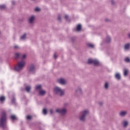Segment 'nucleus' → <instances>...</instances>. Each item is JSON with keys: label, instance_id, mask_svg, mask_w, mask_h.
Returning <instances> with one entry per match:
<instances>
[{"label": "nucleus", "instance_id": "obj_28", "mask_svg": "<svg viewBox=\"0 0 130 130\" xmlns=\"http://www.w3.org/2000/svg\"><path fill=\"white\" fill-rule=\"evenodd\" d=\"M108 87H109V85L108 84V82H106L105 84V89H108Z\"/></svg>", "mask_w": 130, "mask_h": 130}, {"label": "nucleus", "instance_id": "obj_9", "mask_svg": "<svg viewBox=\"0 0 130 130\" xmlns=\"http://www.w3.org/2000/svg\"><path fill=\"white\" fill-rule=\"evenodd\" d=\"M34 20H35V17L34 16H31L28 19V22L30 24H32L33 22H34Z\"/></svg>", "mask_w": 130, "mask_h": 130}, {"label": "nucleus", "instance_id": "obj_10", "mask_svg": "<svg viewBox=\"0 0 130 130\" xmlns=\"http://www.w3.org/2000/svg\"><path fill=\"white\" fill-rule=\"evenodd\" d=\"M39 93L41 96H44V95L46 94V91L44 90L41 89L39 92Z\"/></svg>", "mask_w": 130, "mask_h": 130}, {"label": "nucleus", "instance_id": "obj_25", "mask_svg": "<svg viewBox=\"0 0 130 130\" xmlns=\"http://www.w3.org/2000/svg\"><path fill=\"white\" fill-rule=\"evenodd\" d=\"M6 5H0V10H5L6 9Z\"/></svg>", "mask_w": 130, "mask_h": 130}, {"label": "nucleus", "instance_id": "obj_4", "mask_svg": "<svg viewBox=\"0 0 130 130\" xmlns=\"http://www.w3.org/2000/svg\"><path fill=\"white\" fill-rule=\"evenodd\" d=\"M88 111H83L82 112L81 116L80 117V120H81V121H85V117H86V115H88Z\"/></svg>", "mask_w": 130, "mask_h": 130}, {"label": "nucleus", "instance_id": "obj_32", "mask_svg": "<svg viewBox=\"0 0 130 130\" xmlns=\"http://www.w3.org/2000/svg\"><path fill=\"white\" fill-rule=\"evenodd\" d=\"M35 11L36 12H39V11H40V9H39V8H36L35 9Z\"/></svg>", "mask_w": 130, "mask_h": 130}, {"label": "nucleus", "instance_id": "obj_42", "mask_svg": "<svg viewBox=\"0 0 130 130\" xmlns=\"http://www.w3.org/2000/svg\"><path fill=\"white\" fill-rule=\"evenodd\" d=\"M105 21H106V22H108V21H109V20L108 19H106Z\"/></svg>", "mask_w": 130, "mask_h": 130}, {"label": "nucleus", "instance_id": "obj_29", "mask_svg": "<svg viewBox=\"0 0 130 130\" xmlns=\"http://www.w3.org/2000/svg\"><path fill=\"white\" fill-rule=\"evenodd\" d=\"M125 61L126 62H129V61H130L129 58L127 57V58H125Z\"/></svg>", "mask_w": 130, "mask_h": 130}, {"label": "nucleus", "instance_id": "obj_19", "mask_svg": "<svg viewBox=\"0 0 130 130\" xmlns=\"http://www.w3.org/2000/svg\"><path fill=\"white\" fill-rule=\"evenodd\" d=\"M125 50H128L129 49V44H126L124 45Z\"/></svg>", "mask_w": 130, "mask_h": 130}, {"label": "nucleus", "instance_id": "obj_38", "mask_svg": "<svg viewBox=\"0 0 130 130\" xmlns=\"http://www.w3.org/2000/svg\"><path fill=\"white\" fill-rule=\"evenodd\" d=\"M14 48H15V49H17L19 48V47L18 46H15Z\"/></svg>", "mask_w": 130, "mask_h": 130}, {"label": "nucleus", "instance_id": "obj_17", "mask_svg": "<svg viewBox=\"0 0 130 130\" xmlns=\"http://www.w3.org/2000/svg\"><path fill=\"white\" fill-rule=\"evenodd\" d=\"M128 74V70L126 69H124V77H126Z\"/></svg>", "mask_w": 130, "mask_h": 130}, {"label": "nucleus", "instance_id": "obj_40", "mask_svg": "<svg viewBox=\"0 0 130 130\" xmlns=\"http://www.w3.org/2000/svg\"><path fill=\"white\" fill-rule=\"evenodd\" d=\"M111 3H112V5H114V2L113 1H111Z\"/></svg>", "mask_w": 130, "mask_h": 130}, {"label": "nucleus", "instance_id": "obj_35", "mask_svg": "<svg viewBox=\"0 0 130 130\" xmlns=\"http://www.w3.org/2000/svg\"><path fill=\"white\" fill-rule=\"evenodd\" d=\"M22 59H24V58H26V55H22Z\"/></svg>", "mask_w": 130, "mask_h": 130}, {"label": "nucleus", "instance_id": "obj_5", "mask_svg": "<svg viewBox=\"0 0 130 130\" xmlns=\"http://www.w3.org/2000/svg\"><path fill=\"white\" fill-rule=\"evenodd\" d=\"M88 63H89V64L93 63V64H94V66H95V67H97V66H99V61H98L96 59H89L88 60Z\"/></svg>", "mask_w": 130, "mask_h": 130}, {"label": "nucleus", "instance_id": "obj_36", "mask_svg": "<svg viewBox=\"0 0 130 130\" xmlns=\"http://www.w3.org/2000/svg\"><path fill=\"white\" fill-rule=\"evenodd\" d=\"M50 114H52V113H53V110L52 109L50 110Z\"/></svg>", "mask_w": 130, "mask_h": 130}, {"label": "nucleus", "instance_id": "obj_44", "mask_svg": "<svg viewBox=\"0 0 130 130\" xmlns=\"http://www.w3.org/2000/svg\"><path fill=\"white\" fill-rule=\"evenodd\" d=\"M32 1H35V0H32Z\"/></svg>", "mask_w": 130, "mask_h": 130}, {"label": "nucleus", "instance_id": "obj_12", "mask_svg": "<svg viewBox=\"0 0 130 130\" xmlns=\"http://www.w3.org/2000/svg\"><path fill=\"white\" fill-rule=\"evenodd\" d=\"M123 127H126L128 125V122L127 121H124L122 122Z\"/></svg>", "mask_w": 130, "mask_h": 130}, {"label": "nucleus", "instance_id": "obj_20", "mask_svg": "<svg viewBox=\"0 0 130 130\" xmlns=\"http://www.w3.org/2000/svg\"><path fill=\"white\" fill-rule=\"evenodd\" d=\"M81 29H82V25L78 24L76 27L77 31H81Z\"/></svg>", "mask_w": 130, "mask_h": 130}, {"label": "nucleus", "instance_id": "obj_8", "mask_svg": "<svg viewBox=\"0 0 130 130\" xmlns=\"http://www.w3.org/2000/svg\"><path fill=\"white\" fill-rule=\"evenodd\" d=\"M29 72L31 74H34L35 73V66H34V65L31 64L30 66Z\"/></svg>", "mask_w": 130, "mask_h": 130}, {"label": "nucleus", "instance_id": "obj_2", "mask_svg": "<svg viewBox=\"0 0 130 130\" xmlns=\"http://www.w3.org/2000/svg\"><path fill=\"white\" fill-rule=\"evenodd\" d=\"M54 93L59 96H64V91L58 86H55L53 89Z\"/></svg>", "mask_w": 130, "mask_h": 130}, {"label": "nucleus", "instance_id": "obj_37", "mask_svg": "<svg viewBox=\"0 0 130 130\" xmlns=\"http://www.w3.org/2000/svg\"><path fill=\"white\" fill-rule=\"evenodd\" d=\"M54 58H57V56H56V54H54Z\"/></svg>", "mask_w": 130, "mask_h": 130}, {"label": "nucleus", "instance_id": "obj_27", "mask_svg": "<svg viewBox=\"0 0 130 130\" xmlns=\"http://www.w3.org/2000/svg\"><path fill=\"white\" fill-rule=\"evenodd\" d=\"M43 114H45V115H46V114H47V110H46V109H44L43 110Z\"/></svg>", "mask_w": 130, "mask_h": 130}, {"label": "nucleus", "instance_id": "obj_39", "mask_svg": "<svg viewBox=\"0 0 130 130\" xmlns=\"http://www.w3.org/2000/svg\"><path fill=\"white\" fill-rule=\"evenodd\" d=\"M99 104L100 105L102 106V105H103V102H100V103H99Z\"/></svg>", "mask_w": 130, "mask_h": 130}, {"label": "nucleus", "instance_id": "obj_3", "mask_svg": "<svg viewBox=\"0 0 130 130\" xmlns=\"http://www.w3.org/2000/svg\"><path fill=\"white\" fill-rule=\"evenodd\" d=\"M25 63L24 61H20L18 62L17 66L15 67V70L17 72H20V71H22L24 69L25 67Z\"/></svg>", "mask_w": 130, "mask_h": 130}, {"label": "nucleus", "instance_id": "obj_22", "mask_svg": "<svg viewBox=\"0 0 130 130\" xmlns=\"http://www.w3.org/2000/svg\"><path fill=\"white\" fill-rule=\"evenodd\" d=\"M110 41H111V38H110V37H107L106 42H107V43H109V42H110Z\"/></svg>", "mask_w": 130, "mask_h": 130}, {"label": "nucleus", "instance_id": "obj_41", "mask_svg": "<svg viewBox=\"0 0 130 130\" xmlns=\"http://www.w3.org/2000/svg\"><path fill=\"white\" fill-rule=\"evenodd\" d=\"M12 5H15V2L14 1H12Z\"/></svg>", "mask_w": 130, "mask_h": 130}, {"label": "nucleus", "instance_id": "obj_21", "mask_svg": "<svg viewBox=\"0 0 130 130\" xmlns=\"http://www.w3.org/2000/svg\"><path fill=\"white\" fill-rule=\"evenodd\" d=\"M88 47H89V48H94V45L92 44L88 43L87 44Z\"/></svg>", "mask_w": 130, "mask_h": 130}, {"label": "nucleus", "instance_id": "obj_34", "mask_svg": "<svg viewBox=\"0 0 130 130\" xmlns=\"http://www.w3.org/2000/svg\"><path fill=\"white\" fill-rule=\"evenodd\" d=\"M58 21H59L60 22L61 21V18L60 16H59L57 18Z\"/></svg>", "mask_w": 130, "mask_h": 130}, {"label": "nucleus", "instance_id": "obj_6", "mask_svg": "<svg viewBox=\"0 0 130 130\" xmlns=\"http://www.w3.org/2000/svg\"><path fill=\"white\" fill-rule=\"evenodd\" d=\"M56 112H57V113H60L61 115H66V113H67V109L65 108L63 109H57L56 110Z\"/></svg>", "mask_w": 130, "mask_h": 130}, {"label": "nucleus", "instance_id": "obj_26", "mask_svg": "<svg viewBox=\"0 0 130 130\" xmlns=\"http://www.w3.org/2000/svg\"><path fill=\"white\" fill-rule=\"evenodd\" d=\"M11 119L12 120H15V119H17V117H16L15 115H12L11 116Z\"/></svg>", "mask_w": 130, "mask_h": 130}, {"label": "nucleus", "instance_id": "obj_24", "mask_svg": "<svg viewBox=\"0 0 130 130\" xmlns=\"http://www.w3.org/2000/svg\"><path fill=\"white\" fill-rule=\"evenodd\" d=\"M26 34H24L23 36L20 37L21 40H24L26 38Z\"/></svg>", "mask_w": 130, "mask_h": 130}, {"label": "nucleus", "instance_id": "obj_30", "mask_svg": "<svg viewBox=\"0 0 130 130\" xmlns=\"http://www.w3.org/2000/svg\"><path fill=\"white\" fill-rule=\"evenodd\" d=\"M12 103H13V104H15V103H16V99L13 98L12 100Z\"/></svg>", "mask_w": 130, "mask_h": 130}, {"label": "nucleus", "instance_id": "obj_13", "mask_svg": "<svg viewBox=\"0 0 130 130\" xmlns=\"http://www.w3.org/2000/svg\"><path fill=\"white\" fill-rule=\"evenodd\" d=\"M115 78L117 79V80H120V79H121V77L119 73H117L115 76Z\"/></svg>", "mask_w": 130, "mask_h": 130}, {"label": "nucleus", "instance_id": "obj_1", "mask_svg": "<svg viewBox=\"0 0 130 130\" xmlns=\"http://www.w3.org/2000/svg\"><path fill=\"white\" fill-rule=\"evenodd\" d=\"M7 123V112L3 111L0 118V127H2L3 129H6L8 127Z\"/></svg>", "mask_w": 130, "mask_h": 130}, {"label": "nucleus", "instance_id": "obj_7", "mask_svg": "<svg viewBox=\"0 0 130 130\" xmlns=\"http://www.w3.org/2000/svg\"><path fill=\"white\" fill-rule=\"evenodd\" d=\"M57 83L60 85H66L67 84V80L63 78H59L57 80Z\"/></svg>", "mask_w": 130, "mask_h": 130}, {"label": "nucleus", "instance_id": "obj_31", "mask_svg": "<svg viewBox=\"0 0 130 130\" xmlns=\"http://www.w3.org/2000/svg\"><path fill=\"white\" fill-rule=\"evenodd\" d=\"M32 118V117L31 116H29V115H28L27 117H26V119H28V120H30Z\"/></svg>", "mask_w": 130, "mask_h": 130}, {"label": "nucleus", "instance_id": "obj_33", "mask_svg": "<svg viewBox=\"0 0 130 130\" xmlns=\"http://www.w3.org/2000/svg\"><path fill=\"white\" fill-rule=\"evenodd\" d=\"M65 19H66V21H68V20L69 19V16H68L67 15H65Z\"/></svg>", "mask_w": 130, "mask_h": 130}, {"label": "nucleus", "instance_id": "obj_23", "mask_svg": "<svg viewBox=\"0 0 130 130\" xmlns=\"http://www.w3.org/2000/svg\"><path fill=\"white\" fill-rule=\"evenodd\" d=\"M6 100V98L4 96L0 97V101L1 102H4Z\"/></svg>", "mask_w": 130, "mask_h": 130}, {"label": "nucleus", "instance_id": "obj_15", "mask_svg": "<svg viewBox=\"0 0 130 130\" xmlns=\"http://www.w3.org/2000/svg\"><path fill=\"white\" fill-rule=\"evenodd\" d=\"M22 56V54H19L18 53H15V58L16 59H18V58H20Z\"/></svg>", "mask_w": 130, "mask_h": 130}, {"label": "nucleus", "instance_id": "obj_14", "mask_svg": "<svg viewBox=\"0 0 130 130\" xmlns=\"http://www.w3.org/2000/svg\"><path fill=\"white\" fill-rule=\"evenodd\" d=\"M76 93H78V94H82V89L80 87L78 88L76 90Z\"/></svg>", "mask_w": 130, "mask_h": 130}, {"label": "nucleus", "instance_id": "obj_43", "mask_svg": "<svg viewBox=\"0 0 130 130\" xmlns=\"http://www.w3.org/2000/svg\"><path fill=\"white\" fill-rule=\"evenodd\" d=\"M67 105H68V104H65V106H67Z\"/></svg>", "mask_w": 130, "mask_h": 130}, {"label": "nucleus", "instance_id": "obj_11", "mask_svg": "<svg viewBox=\"0 0 130 130\" xmlns=\"http://www.w3.org/2000/svg\"><path fill=\"white\" fill-rule=\"evenodd\" d=\"M36 90H39L40 91L42 90V85H36Z\"/></svg>", "mask_w": 130, "mask_h": 130}, {"label": "nucleus", "instance_id": "obj_18", "mask_svg": "<svg viewBox=\"0 0 130 130\" xmlns=\"http://www.w3.org/2000/svg\"><path fill=\"white\" fill-rule=\"evenodd\" d=\"M25 90L27 93H29L30 92V90H31V86H26L25 87Z\"/></svg>", "mask_w": 130, "mask_h": 130}, {"label": "nucleus", "instance_id": "obj_16", "mask_svg": "<svg viewBox=\"0 0 130 130\" xmlns=\"http://www.w3.org/2000/svg\"><path fill=\"white\" fill-rule=\"evenodd\" d=\"M125 114H126V111H122L119 113V115L120 116H125Z\"/></svg>", "mask_w": 130, "mask_h": 130}]
</instances>
